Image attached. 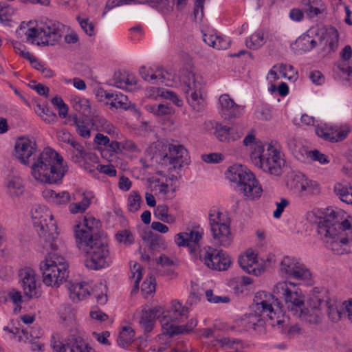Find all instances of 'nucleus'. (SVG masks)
<instances>
[{"label": "nucleus", "instance_id": "nucleus-1", "mask_svg": "<svg viewBox=\"0 0 352 352\" xmlns=\"http://www.w3.org/2000/svg\"><path fill=\"white\" fill-rule=\"evenodd\" d=\"M317 229L326 248L333 254L352 251V219L340 221V215L331 210L319 221Z\"/></svg>", "mask_w": 352, "mask_h": 352}, {"label": "nucleus", "instance_id": "nucleus-2", "mask_svg": "<svg viewBox=\"0 0 352 352\" xmlns=\"http://www.w3.org/2000/svg\"><path fill=\"white\" fill-rule=\"evenodd\" d=\"M76 243L79 250L86 254L85 265L87 268L99 270L112 263L106 236L81 231L76 234Z\"/></svg>", "mask_w": 352, "mask_h": 352}, {"label": "nucleus", "instance_id": "nucleus-3", "mask_svg": "<svg viewBox=\"0 0 352 352\" xmlns=\"http://www.w3.org/2000/svg\"><path fill=\"white\" fill-rule=\"evenodd\" d=\"M68 171L63 164V158L54 149L45 148L31 166L33 177L42 183L60 184Z\"/></svg>", "mask_w": 352, "mask_h": 352}, {"label": "nucleus", "instance_id": "nucleus-4", "mask_svg": "<svg viewBox=\"0 0 352 352\" xmlns=\"http://www.w3.org/2000/svg\"><path fill=\"white\" fill-rule=\"evenodd\" d=\"M226 177L236 184V190L248 199L254 200L261 197V186L254 174L241 164H234L226 173Z\"/></svg>", "mask_w": 352, "mask_h": 352}, {"label": "nucleus", "instance_id": "nucleus-5", "mask_svg": "<svg viewBox=\"0 0 352 352\" xmlns=\"http://www.w3.org/2000/svg\"><path fill=\"white\" fill-rule=\"evenodd\" d=\"M250 158L255 166L275 176L281 175L285 164L280 153L271 144L266 149L262 145H254Z\"/></svg>", "mask_w": 352, "mask_h": 352}, {"label": "nucleus", "instance_id": "nucleus-6", "mask_svg": "<svg viewBox=\"0 0 352 352\" xmlns=\"http://www.w3.org/2000/svg\"><path fill=\"white\" fill-rule=\"evenodd\" d=\"M180 80L188 103L195 111H203L206 101L203 95L204 84L201 76L186 69L182 71Z\"/></svg>", "mask_w": 352, "mask_h": 352}, {"label": "nucleus", "instance_id": "nucleus-7", "mask_svg": "<svg viewBox=\"0 0 352 352\" xmlns=\"http://www.w3.org/2000/svg\"><path fill=\"white\" fill-rule=\"evenodd\" d=\"M32 219L40 237L48 241L52 250H56V245L51 243L58 234L57 225L51 211L44 206H37L32 210Z\"/></svg>", "mask_w": 352, "mask_h": 352}, {"label": "nucleus", "instance_id": "nucleus-8", "mask_svg": "<svg viewBox=\"0 0 352 352\" xmlns=\"http://www.w3.org/2000/svg\"><path fill=\"white\" fill-rule=\"evenodd\" d=\"M210 228L215 244L228 247L232 241L230 221L217 208H212L208 213Z\"/></svg>", "mask_w": 352, "mask_h": 352}, {"label": "nucleus", "instance_id": "nucleus-9", "mask_svg": "<svg viewBox=\"0 0 352 352\" xmlns=\"http://www.w3.org/2000/svg\"><path fill=\"white\" fill-rule=\"evenodd\" d=\"M289 286L294 287L296 285L290 281H281L276 283L273 289L276 296L277 309L282 310V301L285 303L287 308L293 315L300 307H303V296L296 289H292Z\"/></svg>", "mask_w": 352, "mask_h": 352}, {"label": "nucleus", "instance_id": "nucleus-10", "mask_svg": "<svg viewBox=\"0 0 352 352\" xmlns=\"http://www.w3.org/2000/svg\"><path fill=\"white\" fill-rule=\"evenodd\" d=\"M61 26L59 22L47 19L41 21L36 27H30L25 32L28 40L39 38L44 45H54L61 37Z\"/></svg>", "mask_w": 352, "mask_h": 352}, {"label": "nucleus", "instance_id": "nucleus-11", "mask_svg": "<svg viewBox=\"0 0 352 352\" xmlns=\"http://www.w3.org/2000/svg\"><path fill=\"white\" fill-rule=\"evenodd\" d=\"M43 281L47 286L58 287L68 277L67 265L61 261L46 259L40 264Z\"/></svg>", "mask_w": 352, "mask_h": 352}, {"label": "nucleus", "instance_id": "nucleus-12", "mask_svg": "<svg viewBox=\"0 0 352 352\" xmlns=\"http://www.w3.org/2000/svg\"><path fill=\"white\" fill-rule=\"evenodd\" d=\"M253 301L252 311L260 315L264 314L266 316L268 320L271 321L270 324L274 326L275 322L273 320L276 314L274 308V307H276L275 294H272L264 291L258 292L256 293ZM282 320H280L276 321V324L278 325L280 324Z\"/></svg>", "mask_w": 352, "mask_h": 352}, {"label": "nucleus", "instance_id": "nucleus-13", "mask_svg": "<svg viewBox=\"0 0 352 352\" xmlns=\"http://www.w3.org/2000/svg\"><path fill=\"white\" fill-rule=\"evenodd\" d=\"M280 272L287 278L307 281L311 278L309 270L296 258L285 256L280 262Z\"/></svg>", "mask_w": 352, "mask_h": 352}, {"label": "nucleus", "instance_id": "nucleus-14", "mask_svg": "<svg viewBox=\"0 0 352 352\" xmlns=\"http://www.w3.org/2000/svg\"><path fill=\"white\" fill-rule=\"evenodd\" d=\"M199 258L204 261L208 267L219 271L228 270L232 263L226 252L211 247L204 248Z\"/></svg>", "mask_w": 352, "mask_h": 352}, {"label": "nucleus", "instance_id": "nucleus-15", "mask_svg": "<svg viewBox=\"0 0 352 352\" xmlns=\"http://www.w3.org/2000/svg\"><path fill=\"white\" fill-rule=\"evenodd\" d=\"M203 232L198 230H190L175 236V242L179 247H188L190 254L197 258L204 252L200 250L199 241L202 239Z\"/></svg>", "mask_w": 352, "mask_h": 352}, {"label": "nucleus", "instance_id": "nucleus-16", "mask_svg": "<svg viewBox=\"0 0 352 352\" xmlns=\"http://www.w3.org/2000/svg\"><path fill=\"white\" fill-rule=\"evenodd\" d=\"M19 283L24 294L29 299L38 298L42 294L40 283L36 280V274L30 267H25L19 272Z\"/></svg>", "mask_w": 352, "mask_h": 352}, {"label": "nucleus", "instance_id": "nucleus-17", "mask_svg": "<svg viewBox=\"0 0 352 352\" xmlns=\"http://www.w3.org/2000/svg\"><path fill=\"white\" fill-rule=\"evenodd\" d=\"M324 300L318 298H312L307 307H300V308L294 312V316L300 318L310 324H318L321 320V309L323 308Z\"/></svg>", "mask_w": 352, "mask_h": 352}, {"label": "nucleus", "instance_id": "nucleus-18", "mask_svg": "<svg viewBox=\"0 0 352 352\" xmlns=\"http://www.w3.org/2000/svg\"><path fill=\"white\" fill-rule=\"evenodd\" d=\"M72 340L74 341L72 344H65L52 337L51 346L54 352H94V350L89 346L80 337H75Z\"/></svg>", "mask_w": 352, "mask_h": 352}, {"label": "nucleus", "instance_id": "nucleus-19", "mask_svg": "<svg viewBox=\"0 0 352 352\" xmlns=\"http://www.w3.org/2000/svg\"><path fill=\"white\" fill-rule=\"evenodd\" d=\"M14 149L16 158L27 165L29 164V158L36 152L37 146L34 140L22 137L16 141Z\"/></svg>", "mask_w": 352, "mask_h": 352}, {"label": "nucleus", "instance_id": "nucleus-20", "mask_svg": "<svg viewBox=\"0 0 352 352\" xmlns=\"http://www.w3.org/2000/svg\"><path fill=\"white\" fill-rule=\"evenodd\" d=\"M168 151L164 155V161L168 162L174 168H181L187 160V150L181 144H170L168 145Z\"/></svg>", "mask_w": 352, "mask_h": 352}, {"label": "nucleus", "instance_id": "nucleus-21", "mask_svg": "<svg viewBox=\"0 0 352 352\" xmlns=\"http://www.w3.org/2000/svg\"><path fill=\"white\" fill-rule=\"evenodd\" d=\"M219 102L221 106L220 112L225 119H232L241 115L243 108L236 104L229 95H221Z\"/></svg>", "mask_w": 352, "mask_h": 352}, {"label": "nucleus", "instance_id": "nucleus-22", "mask_svg": "<svg viewBox=\"0 0 352 352\" xmlns=\"http://www.w3.org/2000/svg\"><path fill=\"white\" fill-rule=\"evenodd\" d=\"M215 136L221 142L235 141L243 134V129L238 125L227 126L217 124L214 131Z\"/></svg>", "mask_w": 352, "mask_h": 352}, {"label": "nucleus", "instance_id": "nucleus-23", "mask_svg": "<svg viewBox=\"0 0 352 352\" xmlns=\"http://www.w3.org/2000/svg\"><path fill=\"white\" fill-rule=\"evenodd\" d=\"M189 308L184 306L177 300L171 302V306L168 311L162 312L163 317L168 318L172 322H181L188 318Z\"/></svg>", "mask_w": 352, "mask_h": 352}, {"label": "nucleus", "instance_id": "nucleus-24", "mask_svg": "<svg viewBox=\"0 0 352 352\" xmlns=\"http://www.w3.org/2000/svg\"><path fill=\"white\" fill-rule=\"evenodd\" d=\"M316 133L318 137L331 142L341 141L347 135V133L345 131H338L337 129L327 126H318L316 128Z\"/></svg>", "mask_w": 352, "mask_h": 352}, {"label": "nucleus", "instance_id": "nucleus-25", "mask_svg": "<svg viewBox=\"0 0 352 352\" xmlns=\"http://www.w3.org/2000/svg\"><path fill=\"white\" fill-rule=\"evenodd\" d=\"M143 241L148 243V248L151 251H160L165 250L166 245L165 241L160 234L153 233L151 230L144 232L142 236Z\"/></svg>", "mask_w": 352, "mask_h": 352}, {"label": "nucleus", "instance_id": "nucleus-26", "mask_svg": "<svg viewBox=\"0 0 352 352\" xmlns=\"http://www.w3.org/2000/svg\"><path fill=\"white\" fill-rule=\"evenodd\" d=\"M302 3L305 6V12L309 18L326 13L327 7L322 0H303Z\"/></svg>", "mask_w": 352, "mask_h": 352}, {"label": "nucleus", "instance_id": "nucleus-27", "mask_svg": "<svg viewBox=\"0 0 352 352\" xmlns=\"http://www.w3.org/2000/svg\"><path fill=\"white\" fill-rule=\"evenodd\" d=\"M323 307L327 308V312L329 318L333 322H338L342 317L346 318V311L344 307V302L338 305L335 302H332L331 300H324Z\"/></svg>", "mask_w": 352, "mask_h": 352}, {"label": "nucleus", "instance_id": "nucleus-28", "mask_svg": "<svg viewBox=\"0 0 352 352\" xmlns=\"http://www.w3.org/2000/svg\"><path fill=\"white\" fill-rule=\"evenodd\" d=\"M69 290V297L74 302L80 301L90 295L89 286L86 283L72 284Z\"/></svg>", "mask_w": 352, "mask_h": 352}, {"label": "nucleus", "instance_id": "nucleus-29", "mask_svg": "<svg viewBox=\"0 0 352 352\" xmlns=\"http://www.w3.org/2000/svg\"><path fill=\"white\" fill-rule=\"evenodd\" d=\"M162 314L161 308L157 307L148 309L143 311L140 322L144 327L145 331H151L153 329L155 318H159Z\"/></svg>", "mask_w": 352, "mask_h": 352}, {"label": "nucleus", "instance_id": "nucleus-30", "mask_svg": "<svg viewBox=\"0 0 352 352\" xmlns=\"http://www.w3.org/2000/svg\"><path fill=\"white\" fill-rule=\"evenodd\" d=\"M257 263L256 255L253 252H247L245 255L241 256L239 258V265L248 274L257 275V272H258L256 268Z\"/></svg>", "mask_w": 352, "mask_h": 352}, {"label": "nucleus", "instance_id": "nucleus-31", "mask_svg": "<svg viewBox=\"0 0 352 352\" xmlns=\"http://www.w3.org/2000/svg\"><path fill=\"white\" fill-rule=\"evenodd\" d=\"M267 320H268V318L264 314L260 315L252 311V312L244 316L241 322L246 329H255L256 327L263 326Z\"/></svg>", "mask_w": 352, "mask_h": 352}, {"label": "nucleus", "instance_id": "nucleus-32", "mask_svg": "<svg viewBox=\"0 0 352 352\" xmlns=\"http://www.w3.org/2000/svg\"><path fill=\"white\" fill-rule=\"evenodd\" d=\"M163 333L173 338L175 336L184 334V328L182 325H178L177 322H172L168 318L162 317L161 320Z\"/></svg>", "mask_w": 352, "mask_h": 352}, {"label": "nucleus", "instance_id": "nucleus-33", "mask_svg": "<svg viewBox=\"0 0 352 352\" xmlns=\"http://www.w3.org/2000/svg\"><path fill=\"white\" fill-rule=\"evenodd\" d=\"M6 186L12 196L19 197L23 193L24 186L21 177L10 176L6 179Z\"/></svg>", "mask_w": 352, "mask_h": 352}, {"label": "nucleus", "instance_id": "nucleus-34", "mask_svg": "<svg viewBox=\"0 0 352 352\" xmlns=\"http://www.w3.org/2000/svg\"><path fill=\"white\" fill-rule=\"evenodd\" d=\"M334 192L344 203L352 205V185L344 186L338 183L334 186Z\"/></svg>", "mask_w": 352, "mask_h": 352}, {"label": "nucleus", "instance_id": "nucleus-35", "mask_svg": "<svg viewBox=\"0 0 352 352\" xmlns=\"http://www.w3.org/2000/svg\"><path fill=\"white\" fill-rule=\"evenodd\" d=\"M294 187L298 192L302 194L312 192V182L308 180L302 174L296 175L294 180Z\"/></svg>", "mask_w": 352, "mask_h": 352}, {"label": "nucleus", "instance_id": "nucleus-36", "mask_svg": "<svg viewBox=\"0 0 352 352\" xmlns=\"http://www.w3.org/2000/svg\"><path fill=\"white\" fill-rule=\"evenodd\" d=\"M169 208L167 205H158L154 210V216L156 219L167 223L175 222V217L168 213Z\"/></svg>", "mask_w": 352, "mask_h": 352}, {"label": "nucleus", "instance_id": "nucleus-37", "mask_svg": "<svg viewBox=\"0 0 352 352\" xmlns=\"http://www.w3.org/2000/svg\"><path fill=\"white\" fill-rule=\"evenodd\" d=\"M43 196L45 198H50L53 202L56 204H65L70 201L69 193L67 191H63L59 193H56L52 190H45L43 191Z\"/></svg>", "mask_w": 352, "mask_h": 352}, {"label": "nucleus", "instance_id": "nucleus-38", "mask_svg": "<svg viewBox=\"0 0 352 352\" xmlns=\"http://www.w3.org/2000/svg\"><path fill=\"white\" fill-rule=\"evenodd\" d=\"M134 336L135 331L131 327H124L120 332L117 342L120 346L125 349L132 343Z\"/></svg>", "mask_w": 352, "mask_h": 352}, {"label": "nucleus", "instance_id": "nucleus-39", "mask_svg": "<svg viewBox=\"0 0 352 352\" xmlns=\"http://www.w3.org/2000/svg\"><path fill=\"white\" fill-rule=\"evenodd\" d=\"M93 126L98 131H102L109 134L114 132V126L104 118L100 116H95L91 120Z\"/></svg>", "mask_w": 352, "mask_h": 352}, {"label": "nucleus", "instance_id": "nucleus-40", "mask_svg": "<svg viewBox=\"0 0 352 352\" xmlns=\"http://www.w3.org/2000/svg\"><path fill=\"white\" fill-rule=\"evenodd\" d=\"M72 102L73 107L76 111L80 112L85 116H89L91 113L89 100L88 99L76 96L73 98Z\"/></svg>", "mask_w": 352, "mask_h": 352}, {"label": "nucleus", "instance_id": "nucleus-41", "mask_svg": "<svg viewBox=\"0 0 352 352\" xmlns=\"http://www.w3.org/2000/svg\"><path fill=\"white\" fill-rule=\"evenodd\" d=\"M36 113L47 123H54L57 120V116L47 105L36 104Z\"/></svg>", "mask_w": 352, "mask_h": 352}, {"label": "nucleus", "instance_id": "nucleus-42", "mask_svg": "<svg viewBox=\"0 0 352 352\" xmlns=\"http://www.w3.org/2000/svg\"><path fill=\"white\" fill-rule=\"evenodd\" d=\"M69 119L73 122V125L76 126V131L80 136L84 138H89L90 137V130L85 124L84 120L79 119L76 114L71 115Z\"/></svg>", "mask_w": 352, "mask_h": 352}, {"label": "nucleus", "instance_id": "nucleus-43", "mask_svg": "<svg viewBox=\"0 0 352 352\" xmlns=\"http://www.w3.org/2000/svg\"><path fill=\"white\" fill-rule=\"evenodd\" d=\"M72 149L71 150V159L75 162L80 164L82 162L84 158L87 155V153L84 148L83 146L77 142H74L72 145Z\"/></svg>", "mask_w": 352, "mask_h": 352}, {"label": "nucleus", "instance_id": "nucleus-44", "mask_svg": "<svg viewBox=\"0 0 352 352\" xmlns=\"http://www.w3.org/2000/svg\"><path fill=\"white\" fill-rule=\"evenodd\" d=\"M265 43L264 33L258 31L250 37V40H246L245 45L250 49L256 50L264 45Z\"/></svg>", "mask_w": 352, "mask_h": 352}, {"label": "nucleus", "instance_id": "nucleus-45", "mask_svg": "<svg viewBox=\"0 0 352 352\" xmlns=\"http://www.w3.org/2000/svg\"><path fill=\"white\" fill-rule=\"evenodd\" d=\"M95 219L93 217H85L83 220L82 227L80 228V225H76L75 228V237L76 238V234L81 231L89 232L94 235H100L98 233L97 230L94 229V225L95 223Z\"/></svg>", "mask_w": 352, "mask_h": 352}, {"label": "nucleus", "instance_id": "nucleus-46", "mask_svg": "<svg viewBox=\"0 0 352 352\" xmlns=\"http://www.w3.org/2000/svg\"><path fill=\"white\" fill-rule=\"evenodd\" d=\"M90 205V198L88 195L83 194V198L78 203H74L69 205V211L72 214L83 212Z\"/></svg>", "mask_w": 352, "mask_h": 352}, {"label": "nucleus", "instance_id": "nucleus-47", "mask_svg": "<svg viewBox=\"0 0 352 352\" xmlns=\"http://www.w3.org/2000/svg\"><path fill=\"white\" fill-rule=\"evenodd\" d=\"M127 100L128 98L126 96L123 94H116L114 99L110 104L112 107H116V109L121 108L125 110L135 108V105L128 104Z\"/></svg>", "mask_w": 352, "mask_h": 352}, {"label": "nucleus", "instance_id": "nucleus-48", "mask_svg": "<svg viewBox=\"0 0 352 352\" xmlns=\"http://www.w3.org/2000/svg\"><path fill=\"white\" fill-rule=\"evenodd\" d=\"M142 197L137 191H132L128 197V208L131 212H135L140 208Z\"/></svg>", "mask_w": 352, "mask_h": 352}, {"label": "nucleus", "instance_id": "nucleus-49", "mask_svg": "<svg viewBox=\"0 0 352 352\" xmlns=\"http://www.w3.org/2000/svg\"><path fill=\"white\" fill-rule=\"evenodd\" d=\"M255 115L258 120L264 121L271 120L272 116L270 106L267 104L258 105L255 110Z\"/></svg>", "mask_w": 352, "mask_h": 352}, {"label": "nucleus", "instance_id": "nucleus-50", "mask_svg": "<svg viewBox=\"0 0 352 352\" xmlns=\"http://www.w3.org/2000/svg\"><path fill=\"white\" fill-rule=\"evenodd\" d=\"M116 240L125 245H130L135 241L132 232L129 230H122L116 234Z\"/></svg>", "mask_w": 352, "mask_h": 352}, {"label": "nucleus", "instance_id": "nucleus-51", "mask_svg": "<svg viewBox=\"0 0 352 352\" xmlns=\"http://www.w3.org/2000/svg\"><path fill=\"white\" fill-rule=\"evenodd\" d=\"M34 69L40 71L45 78H52L54 76V71L45 63L37 59L32 65Z\"/></svg>", "mask_w": 352, "mask_h": 352}, {"label": "nucleus", "instance_id": "nucleus-52", "mask_svg": "<svg viewBox=\"0 0 352 352\" xmlns=\"http://www.w3.org/2000/svg\"><path fill=\"white\" fill-rule=\"evenodd\" d=\"M131 272L133 273L132 278L135 280L133 289L132 290V292H134L139 289V283L142 278L140 265L137 263H134L133 267H131Z\"/></svg>", "mask_w": 352, "mask_h": 352}, {"label": "nucleus", "instance_id": "nucleus-53", "mask_svg": "<svg viewBox=\"0 0 352 352\" xmlns=\"http://www.w3.org/2000/svg\"><path fill=\"white\" fill-rule=\"evenodd\" d=\"M14 10L12 7L6 3H0V21H10L11 16L13 15Z\"/></svg>", "mask_w": 352, "mask_h": 352}, {"label": "nucleus", "instance_id": "nucleus-54", "mask_svg": "<svg viewBox=\"0 0 352 352\" xmlns=\"http://www.w3.org/2000/svg\"><path fill=\"white\" fill-rule=\"evenodd\" d=\"M307 155L312 161H317L321 164H325L329 162L328 157L317 149L307 151Z\"/></svg>", "mask_w": 352, "mask_h": 352}, {"label": "nucleus", "instance_id": "nucleus-55", "mask_svg": "<svg viewBox=\"0 0 352 352\" xmlns=\"http://www.w3.org/2000/svg\"><path fill=\"white\" fill-rule=\"evenodd\" d=\"M141 290L146 294H151L155 291V278L151 276L147 277L142 284Z\"/></svg>", "mask_w": 352, "mask_h": 352}, {"label": "nucleus", "instance_id": "nucleus-56", "mask_svg": "<svg viewBox=\"0 0 352 352\" xmlns=\"http://www.w3.org/2000/svg\"><path fill=\"white\" fill-rule=\"evenodd\" d=\"M206 296L207 300L211 303H228L230 301V298L228 296H216L211 289L206 291Z\"/></svg>", "mask_w": 352, "mask_h": 352}, {"label": "nucleus", "instance_id": "nucleus-57", "mask_svg": "<svg viewBox=\"0 0 352 352\" xmlns=\"http://www.w3.org/2000/svg\"><path fill=\"white\" fill-rule=\"evenodd\" d=\"M131 3H144V0H111V3L108 2L104 8L103 16L111 8L124 4H130Z\"/></svg>", "mask_w": 352, "mask_h": 352}, {"label": "nucleus", "instance_id": "nucleus-58", "mask_svg": "<svg viewBox=\"0 0 352 352\" xmlns=\"http://www.w3.org/2000/svg\"><path fill=\"white\" fill-rule=\"evenodd\" d=\"M125 74L121 72H116L114 73L113 77L110 80L109 84L112 86H116L120 89L125 88Z\"/></svg>", "mask_w": 352, "mask_h": 352}, {"label": "nucleus", "instance_id": "nucleus-59", "mask_svg": "<svg viewBox=\"0 0 352 352\" xmlns=\"http://www.w3.org/2000/svg\"><path fill=\"white\" fill-rule=\"evenodd\" d=\"M157 72L160 75V82H165L168 86H171L172 82L175 80V74L170 71L164 70L162 69H158Z\"/></svg>", "mask_w": 352, "mask_h": 352}, {"label": "nucleus", "instance_id": "nucleus-60", "mask_svg": "<svg viewBox=\"0 0 352 352\" xmlns=\"http://www.w3.org/2000/svg\"><path fill=\"white\" fill-rule=\"evenodd\" d=\"M278 72L284 77L291 80L293 78L292 74H297V72L291 65L280 64L278 66Z\"/></svg>", "mask_w": 352, "mask_h": 352}, {"label": "nucleus", "instance_id": "nucleus-61", "mask_svg": "<svg viewBox=\"0 0 352 352\" xmlns=\"http://www.w3.org/2000/svg\"><path fill=\"white\" fill-rule=\"evenodd\" d=\"M161 96L166 99H168L173 102L177 107H182L183 102L179 98L178 96L170 90H164L161 93Z\"/></svg>", "mask_w": 352, "mask_h": 352}, {"label": "nucleus", "instance_id": "nucleus-62", "mask_svg": "<svg viewBox=\"0 0 352 352\" xmlns=\"http://www.w3.org/2000/svg\"><path fill=\"white\" fill-rule=\"evenodd\" d=\"M231 41L230 38L227 37H223L221 36H217L215 38L214 44L213 45V48L217 50H226L230 45Z\"/></svg>", "mask_w": 352, "mask_h": 352}, {"label": "nucleus", "instance_id": "nucleus-63", "mask_svg": "<svg viewBox=\"0 0 352 352\" xmlns=\"http://www.w3.org/2000/svg\"><path fill=\"white\" fill-rule=\"evenodd\" d=\"M77 19L82 29L87 35L92 36L94 34V24L89 22L88 19H80V17H78Z\"/></svg>", "mask_w": 352, "mask_h": 352}, {"label": "nucleus", "instance_id": "nucleus-64", "mask_svg": "<svg viewBox=\"0 0 352 352\" xmlns=\"http://www.w3.org/2000/svg\"><path fill=\"white\" fill-rule=\"evenodd\" d=\"M295 44L299 48V50L306 52L311 50V47L309 43V35L300 36L296 41Z\"/></svg>", "mask_w": 352, "mask_h": 352}]
</instances>
